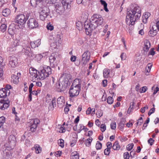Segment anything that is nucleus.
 <instances>
[{"mask_svg":"<svg viewBox=\"0 0 159 159\" xmlns=\"http://www.w3.org/2000/svg\"><path fill=\"white\" fill-rule=\"evenodd\" d=\"M56 58L54 56L52 55L49 57V61L50 66L52 68L55 67L57 64L56 61Z\"/></svg>","mask_w":159,"mask_h":159,"instance_id":"nucleus-18","label":"nucleus"},{"mask_svg":"<svg viewBox=\"0 0 159 159\" xmlns=\"http://www.w3.org/2000/svg\"><path fill=\"white\" fill-rule=\"evenodd\" d=\"M81 63L85 65L89 61L90 57V52L89 51L85 52L82 54Z\"/></svg>","mask_w":159,"mask_h":159,"instance_id":"nucleus-10","label":"nucleus"},{"mask_svg":"<svg viewBox=\"0 0 159 159\" xmlns=\"http://www.w3.org/2000/svg\"><path fill=\"white\" fill-rule=\"evenodd\" d=\"M32 150L35 151L36 153H39L42 151V148L40 147L39 145L38 144L35 145L34 147L32 148Z\"/></svg>","mask_w":159,"mask_h":159,"instance_id":"nucleus-24","label":"nucleus"},{"mask_svg":"<svg viewBox=\"0 0 159 159\" xmlns=\"http://www.w3.org/2000/svg\"><path fill=\"white\" fill-rule=\"evenodd\" d=\"M61 2L64 9L66 8V9L70 8L71 7L70 4L71 2V1H69V0H63Z\"/></svg>","mask_w":159,"mask_h":159,"instance_id":"nucleus-20","label":"nucleus"},{"mask_svg":"<svg viewBox=\"0 0 159 159\" xmlns=\"http://www.w3.org/2000/svg\"><path fill=\"white\" fill-rule=\"evenodd\" d=\"M61 80L64 81L66 84H68L69 80L70 79L71 76L69 72L64 73L62 74Z\"/></svg>","mask_w":159,"mask_h":159,"instance_id":"nucleus-16","label":"nucleus"},{"mask_svg":"<svg viewBox=\"0 0 159 159\" xmlns=\"http://www.w3.org/2000/svg\"><path fill=\"white\" fill-rule=\"evenodd\" d=\"M150 47V41L146 40L144 42V47L143 50L144 51L147 52Z\"/></svg>","mask_w":159,"mask_h":159,"instance_id":"nucleus-22","label":"nucleus"},{"mask_svg":"<svg viewBox=\"0 0 159 159\" xmlns=\"http://www.w3.org/2000/svg\"><path fill=\"white\" fill-rule=\"evenodd\" d=\"M28 27L31 29L36 28L38 26V21L34 18H30L27 21Z\"/></svg>","mask_w":159,"mask_h":159,"instance_id":"nucleus-11","label":"nucleus"},{"mask_svg":"<svg viewBox=\"0 0 159 159\" xmlns=\"http://www.w3.org/2000/svg\"><path fill=\"white\" fill-rule=\"evenodd\" d=\"M76 26L77 28L79 30H80V29H82L83 27L82 24L80 21H79L78 22L76 23Z\"/></svg>","mask_w":159,"mask_h":159,"instance_id":"nucleus-40","label":"nucleus"},{"mask_svg":"<svg viewBox=\"0 0 159 159\" xmlns=\"http://www.w3.org/2000/svg\"><path fill=\"white\" fill-rule=\"evenodd\" d=\"M57 106L60 108L62 107L65 103V98L64 97L60 96L57 99Z\"/></svg>","mask_w":159,"mask_h":159,"instance_id":"nucleus-15","label":"nucleus"},{"mask_svg":"<svg viewBox=\"0 0 159 159\" xmlns=\"http://www.w3.org/2000/svg\"><path fill=\"white\" fill-rule=\"evenodd\" d=\"M12 77L13 79V81L14 83H17V82L19 81L18 79L19 78V77H18V76L13 75L12 76Z\"/></svg>","mask_w":159,"mask_h":159,"instance_id":"nucleus-41","label":"nucleus"},{"mask_svg":"<svg viewBox=\"0 0 159 159\" xmlns=\"http://www.w3.org/2000/svg\"><path fill=\"white\" fill-rule=\"evenodd\" d=\"M157 25H152V27H151V26L150 27V30L157 31Z\"/></svg>","mask_w":159,"mask_h":159,"instance_id":"nucleus-51","label":"nucleus"},{"mask_svg":"<svg viewBox=\"0 0 159 159\" xmlns=\"http://www.w3.org/2000/svg\"><path fill=\"white\" fill-rule=\"evenodd\" d=\"M56 98H53L51 101L52 105L53 108L56 107Z\"/></svg>","mask_w":159,"mask_h":159,"instance_id":"nucleus-48","label":"nucleus"},{"mask_svg":"<svg viewBox=\"0 0 159 159\" xmlns=\"http://www.w3.org/2000/svg\"><path fill=\"white\" fill-rule=\"evenodd\" d=\"M114 101V99L113 98L110 96L108 97L107 99V102L109 104H112Z\"/></svg>","mask_w":159,"mask_h":159,"instance_id":"nucleus-37","label":"nucleus"},{"mask_svg":"<svg viewBox=\"0 0 159 159\" xmlns=\"http://www.w3.org/2000/svg\"><path fill=\"white\" fill-rule=\"evenodd\" d=\"M90 21L91 22L92 29H95L98 26L102 24L103 19L99 15L94 14Z\"/></svg>","mask_w":159,"mask_h":159,"instance_id":"nucleus-3","label":"nucleus"},{"mask_svg":"<svg viewBox=\"0 0 159 159\" xmlns=\"http://www.w3.org/2000/svg\"><path fill=\"white\" fill-rule=\"evenodd\" d=\"M29 71L32 78L34 77L35 78H37L38 79V77L39 78V74L38 73V71L36 70L34 68H30Z\"/></svg>","mask_w":159,"mask_h":159,"instance_id":"nucleus-17","label":"nucleus"},{"mask_svg":"<svg viewBox=\"0 0 159 159\" xmlns=\"http://www.w3.org/2000/svg\"><path fill=\"white\" fill-rule=\"evenodd\" d=\"M43 0H30V4L33 6L38 5Z\"/></svg>","mask_w":159,"mask_h":159,"instance_id":"nucleus-29","label":"nucleus"},{"mask_svg":"<svg viewBox=\"0 0 159 159\" xmlns=\"http://www.w3.org/2000/svg\"><path fill=\"white\" fill-rule=\"evenodd\" d=\"M91 141H89L88 140H86L85 142V143L86 146H89L91 145Z\"/></svg>","mask_w":159,"mask_h":159,"instance_id":"nucleus-60","label":"nucleus"},{"mask_svg":"<svg viewBox=\"0 0 159 159\" xmlns=\"http://www.w3.org/2000/svg\"><path fill=\"white\" fill-rule=\"evenodd\" d=\"M125 121L126 120L125 119L122 118L121 119L120 121L119 124L118 126L119 129L121 130H122L123 129Z\"/></svg>","mask_w":159,"mask_h":159,"instance_id":"nucleus-25","label":"nucleus"},{"mask_svg":"<svg viewBox=\"0 0 159 159\" xmlns=\"http://www.w3.org/2000/svg\"><path fill=\"white\" fill-rule=\"evenodd\" d=\"M103 113L102 111L100 110L96 113V115L98 118H100L102 115Z\"/></svg>","mask_w":159,"mask_h":159,"instance_id":"nucleus-45","label":"nucleus"},{"mask_svg":"<svg viewBox=\"0 0 159 159\" xmlns=\"http://www.w3.org/2000/svg\"><path fill=\"white\" fill-rule=\"evenodd\" d=\"M112 147L113 149L116 150H119L120 148V147L118 141L114 142Z\"/></svg>","mask_w":159,"mask_h":159,"instance_id":"nucleus-28","label":"nucleus"},{"mask_svg":"<svg viewBox=\"0 0 159 159\" xmlns=\"http://www.w3.org/2000/svg\"><path fill=\"white\" fill-rule=\"evenodd\" d=\"M155 54V52L154 51V48H152L150 51L148 53V55H151L153 56Z\"/></svg>","mask_w":159,"mask_h":159,"instance_id":"nucleus-54","label":"nucleus"},{"mask_svg":"<svg viewBox=\"0 0 159 159\" xmlns=\"http://www.w3.org/2000/svg\"><path fill=\"white\" fill-rule=\"evenodd\" d=\"M101 130L102 132L104 131L106 129V126L105 124H102L100 127Z\"/></svg>","mask_w":159,"mask_h":159,"instance_id":"nucleus-49","label":"nucleus"},{"mask_svg":"<svg viewBox=\"0 0 159 159\" xmlns=\"http://www.w3.org/2000/svg\"><path fill=\"white\" fill-rule=\"evenodd\" d=\"M102 144L99 141H98L96 143V148L97 150H99L101 149Z\"/></svg>","mask_w":159,"mask_h":159,"instance_id":"nucleus-38","label":"nucleus"},{"mask_svg":"<svg viewBox=\"0 0 159 159\" xmlns=\"http://www.w3.org/2000/svg\"><path fill=\"white\" fill-rule=\"evenodd\" d=\"M102 83L103 86L104 87H106L107 85V80H103Z\"/></svg>","mask_w":159,"mask_h":159,"instance_id":"nucleus-63","label":"nucleus"},{"mask_svg":"<svg viewBox=\"0 0 159 159\" xmlns=\"http://www.w3.org/2000/svg\"><path fill=\"white\" fill-rule=\"evenodd\" d=\"M142 88L141 91H140V92L141 93L145 92L147 91V88L146 86L143 87Z\"/></svg>","mask_w":159,"mask_h":159,"instance_id":"nucleus-57","label":"nucleus"},{"mask_svg":"<svg viewBox=\"0 0 159 159\" xmlns=\"http://www.w3.org/2000/svg\"><path fill=\"white\" fill-rule=\"evenodd\" d=\"M133 146L134 144L133 143L129 144L126 147L127 150L129 151H130L133 148Z\"/></svg>","mask_w":159,"mask_h":159,"instance_id":"nucleus-42","label":"nucleus"},{"mask_svg":"<svg viewBox=\"0 0 159 159\" xmlns=\"http://www.w3.org/2000/svg\"><path fill=\"white\" fill-rule=\"evenodd\" d=\"M55 156L56 157H58V156H60L62 154V152L60 151H57L55 152Z\"/></svg>","mask_w":159,"mask_h":159,"instance_id":"nucleus-56","label":"nucleus"},{"mask_svg":"<svg viewBox=\"0 0 159 159\" xmlns=\"http://www.w3.org/2000/svg\"><path fill=\"white\" fill-rule=\"evenodd\" d=\"M128 10V9L126 22H128L129 19V23L133 25L136 21L139 19L141 16V8L138 6H135L131 10Z\"/></svg>","mask_w":159,"mask_h":159,"instance_id":"nucleus-1","label":"nucleus"},{"mask_svg":"<svg viewBox=\"0 0 159 159\" xmlns=\"http://www.w3.org/2000/svg\"><path fill=\"white\" fill-rule=\"evenodd\" d=\"M7 28L6 25L5 24H2L0 26L1 31L2 32H4L6 30Z\"/></svg>","mask_w":159,"mask_h":159,"instance_id":"nucleus-39","label":"nucleus"},{"mask_svg":"<svg viewBox=\"0 0 159 159\" xmlns=\"http://www.w3.org/2000/svg\"><path fill=\"white\" fill-rule=\"evenodd\" d=\"M154 140L152 138H150L148 140V142L150 144L151 146H152Z\"/></svg>","mask_w":159,"mask_h":159,"instance_id":"nucleus-52","label":"nucleus"},{"mask_svg":"<svg viewBox=\"0 0 159 159\" xmlns=\"http://www.w3.org/2000/svg\"><path fill=\"white\" fill-rule=\"evenodd\" d=\"M91 22H89L88 21L86 20L84 23V28L85 29V32L87 34H89L92 32V31L94 29L92 28Z\"/></svg>","mask_w":159,"mask_h":159,"instance_id":"nucleus-12","label":"nucleus"},{"mask_svg":"<svg viewBox=\"0 0 159 159\" xmlns=\"http://www.w3.org/2000/svg\"><path fill=\"white\" fill-rule=\"evenodd\" d=\"M120 57L122 60H125L126 59V57L124 53H122L120 55Z\"/></svg>","mask_w":159,"mask_h":159,"instance_id":"nucleus-59","label":"nucleus"},{"mask_svg":"<svg viewBox=\"0 0 159 159\" xmlns=\"http://www.w3.org/2000/svg\"><path fill=\"white\" fill-rule=\"evenodd\" d=\"M76 58V56L72 55L70 58V61L72 62H74Z\"/></svg>","mask_w":159,"mask_h":159,"instance_id":"nucleus-58","label":"nucleus"},{"mask_svg":"<svg viewBox=\"0 0 159 159\" xmlns=\"http://www.w3.org/2000/svg\"><path fill=\"white\" fill-rule=\"evenodd\" d=\"M100 2L102 5H103L104 6V9L106 12H107L108 11V10L107 8V3L106 2L103 0H100Z\"/></svg>","mask_w":159,"mask_h":159,"instance_id":"nucleus-32","label":"nucleus"},{"mask_svg":"<svg viewBox=\"0 0 159 159\" xmlns=\"http://www.w3.org/2000/svg\"><path fill=\"white\" fill-rule=\"evenodd\" d=\"M123 157L124 159H129V153L127 152H125L124 154Z\"/></svg>","mask_w":159,"mask_h":159,"instance_id":"nucleus-50","label":"nucleus"},{"mask_svg":"<svg viewBox=\"0 0 159 159\" xmlns=\"http://www.w3.org/2000/svg\"><path fill=\"white\" fill-rule=\"evenodd\" d=\"M73 154L74 155H73L71 157V159H79V155L77 154L76 152L72 153V154Z\"/></svg>","mask_w":159,"mask_h":159,"instance_id":"nucleus-35","label":"nucleus"},{"mask_svg":"<svg viewBox=\"0 0 159 159\" xmlns=\"http://www.w3.org/2000/svg\"><path fill=\"white\" fill-rule=\"evenodd\" d=\"M93 110V108L92 109L91 107H89L86 111V114L87 115L89 114L91 112V111Z\"/></svg>","mask_w":159,"mask_h":159,"instance_id":"nucleus-55","label":"nucleus"},{"mask_svg":"<svg viewBox=\"0 0 159 159\" xmlns=\"http://www.w3.org/2000/svg\"><path fill=\"white\" fill-rule=\"evenodd\" d=\"M37 127L35 126V125H31L30 126V130L32 132H34L36 130V128Z\"/></svg>","mask_w":159,"mask_h":159,"instance_id":"nucleus-43","label":"nucleus"},{"mask_svg":"<svg viewBox=\"0 0 159 159\" xmlns=\"http://www.w3.org/2000/svg\"><path fill=\"white\" fill-rule=\"evenodd\" d=\"M150 15V13L148 12H146L143 14L142 17V22L143 23L146 24L147 22V19Z\"/></svg>","mask_w":159,"mask_h":159,"instance_id":"nucleus-21","label":"nucleus"},{"mask_svg":"<svg viewBox=\"0 0 159 159\" xmlns=\"http://www.w3.org/2000/svg\"><path fill=\"white\" fill-rule=\"evenodd\" d=\"M8 143L9 147H7V145H4L5 147L7 150H11L15 147L16 144V139L15 136L13 135H10L8 138Z\"/></svg>","mask_w":159,"mask_h":159,"instance_id":"nucleus-7","label":"nucleus"},{"mask_svg":"<svg viewBox=\"0 0 159 159\" xmlns=\"http://www.w3.org/2000/svg\"><path fill=\"white\" fill-rule=\"evenodd\" d=\"M110 152V149L109 148L105 149L104 151V154L106 155H109Z\"/></svg>","mask_w":159,"mask_h":159,"instance_id":"nucleus-47","label":"nucleus"},{"mask_svg":"<svg viewBox=\"0 0 159 159\" xmlns=\"http://www.w3.org/2000/svg\"><path fill=\"white\" fill-rule=\"evenodd\" d=\"M10 91L6 90L5 88H2L0 89V98L3 99L5 97L9 96L10 94Z\"/></svg>","mask_w":159,"mask_h":159,"instance_id":"nucleus-14","label":"nucleus"},{"mask_svg":"<svg viewBox=\"0 0 159 159\" xmlns=\"http://www.w3.org/2000/svg\"><path fill=\"white\" fill-rule=\"evenodd\" d=\"M41 44L40 40L38 39L36 41L30 42V45L32 48L38 47Z\"/></svg>","mask_w":159,"mask_h":159,"instance_id":"nucleus-23","label":"nucleus"},{"mask_svg":"<svg viewBox=\"0 0 159 159\" xmlns=\"http://www.w3.org/2000/svg\"><path fill=\"white\" fill-rule=\"evenodd\" d=\"M12 88V87L9 84H7L5 86V88L6 90L7 91L8 90H10L9 89H11V88Z\"/></svg>","mask_w":159,"mask_h":159,"instance_id":"nucleus-62","label":"nucleus"},{"mask_svg":"<svg viewBox=\"0 0 159 159\" xmlns=\"http://www.w3.org/2000/svg\"><path fill=\"white\" fill-rule=\"evenodd\" d=\"M81 84V79H76L74 80L71 86L73 87H77L80 89Z\"/></svg>","mask_w":159,"mask_h":159,"instance_id":"nucleus-19","label":"nucleus"},{"mask_svg":"<svg viewBox=\"0 0 159 159\" xmlns=\"http://www.w3.org/2000/svg\"><path fill=\"white\" fill-rule=\"evenodd\" d=\"M27 41H22V39L18 40L16 39L14 41V45L15 46L21 45L23 48L22 49V52L26 55L29 57H33L34 55L33 52L31 51V49L29 46H27L26 43Z\"/></svg>","mask_w":159,"mask_h":159,"instance_id":"nucleus-2","label":"nucleus"},{"mask_svg":"<svg viewBox=\"0 0 159 159\" xmlns=\"http://www.w3.org/2000/svg\"><path fill=\"white\" fill-rule=\"evenodd\" d=\"M30 124L37 127L38 125L40 123V121L38 119H32L31 121Z\"/></svg>","mask_w":159,"mask_h":159,"instance_id":"nucleus-26","label":"nucleus"},{"mask_svg":"<svg viewBox=\"0 0 159 159\" xmlns=\"http://www.w3.org/2000/svg\"><path fill=\"white\" fill-rule=\"evenodd\" d=\"M116 123L115 121L112 122L111 124V129H115L116 128Z\"/></svg>","mask_w":159,"mask_h":159,"instance_id":"nucleus-44","label":"nucleus"},{"mask_svg":"<svg viewBox=\"0 0 159 159\" xmlns=\"http://www.w3.org/2000/svg\"><path fill=\"white\" fill-rule=\"evenodd\" d=\"M80 119H79V117L78 116L75 119V120H74V123H75L76 124H77L79 121Z\"/></svg>","mask_w":159,"mask_h":159,"instance_id":"nucleus-64","label":"nucleus"},{"mask_svg":"<svg viewBox=\"0 0 159 159\" xmlns=\"http://www.w3.org/2000/svg\"><path fill=\"white\" fill-rule=\"evenodd\" d=\"M5 117L4 116H1L0 117V124L2 125V126L3 125V123L5 122Z\"/></svg>","mask_w":159,"mask_h":159,"instance_id":"nucleus-46","label":"nucleus"},{"mask_svg":"<svg viewBox=\"0 0 159 159\" xmlns=\"http://www.w3.org/2000/svg\"><path fill=\"white\" fill-rule=\"evenodd\" d=\"M47 28L48 30H50L51 31L53 29L54 27L52 25L49 24L47 25Z\"/></svg>","mask_w":159,"mask_h":159,"instance_id":"nucleus-53","label":"nucleus"},{"mask_svg":"<svg viewBox=\"0 0 159 159\" xmlns=\"http://www.w3.org/2000/svg\"><path fill=\"white\" fill-rule=\"evenodd\" d=\"M63 8H64V7L63 5L62 6H59V5L57 6V5H56L55 9L56 12L59 14H60V12L61 13V11H63L62 9Z\"/></svg>","mask_w":159,"mask_h":159,"instance_id":"nucleus-31","label":"nucleus"},{"mask_svg":"<svg viewBox=\"0 0 159 159\" xmlns=\"http://www.w3.org/2000/svg\"><path fill=\"white\" fill-rule=\"evenodd\" d=\"M9 65L12 67H15L18 64V59L14 56H11L9 57Z\"/></svg>","mask_w":159,"mask_h":159,"instance_id":"nucleus-13","label":"nucleus"},{"mask_svg":"<svg viewBox=\"0 0 159 159\" xmlns=\"http://www.w3.org/2000/svg\"><path fill=\"white\" fill-rule=\"evenodd\" d=\"M11 13L10 10L8 8H6L3 10L2 11V15L4 16H8Z\"/></svg>","mask_w":159,"mask_h":159,"instance_id":"nucleus-27","label":"nucleus"},{"mask_svg":"<svg viewBox=\"0 0 159 159\" xmlns=\"http://www.w3.org/2000/svg\"><path fill=\"white\" fill-rule=\"evenodd\" d=\"M110 70L107 69H105L103 70V76L105 78H107L109 75Z\"/></svg>","mask_w":159,"mask_h":159,"instance_id":"nucleus-30","label":"nucleus"},{"mask_svg":"<svg viewBox=\"0 0 159 159\" xmlns=\"http://www.w3.org/2000/svg\"><path fill=\"white\" fill-rule=\"evenodd\" d=\"M50 10L49 8L46 7H43L42 10L40 12V18L41 20H44L49 15Z\"/></svg>","mask_w":159,"mask_h":159,"instance_id":"nucleus-8","label":"nucleus"},{"mask_svg":"<svg viewBox=\"0 0 159 159\" xmlns=\"http://www.w3.org/2000/svg\"><path fill=\"white\" fill-rule=\"evenodd\" d=\"M68 84L60 78L59 81L56 84L55 87L57 91L61 92L65 90L67 88Z\"/></svg>","mask_w":159,"mask_h":159,"instance_id":"nucleus-6","label":"nucleus"},{"mask_svg":"<svg viewBox=\"0 0 159 159\" xmlns=\"http://www.w3.org/2000/svg\"><path fill=\"white\" fill-rule=\"evenodd\" d=\"M30 14V13H27L25 16L24 14H20L16 16L15 18L16 22L20 25H23L28 19Z\"/></svg>","mask_w":159,"mask_h":159,"instance_id":"nucleus-5","label":"nucleus"},{"mask_svg":"<svg viewBox=\"0 0 159 159\" xmlns=\"http://www.w3.org/2000/svg\"><path fill=\"white\" fill-rule=\"evenodd\" d=\"M157 31L150 30L148 33L149 36L151 37H153L157 34Z\"/></svg>","mask_w":159,"mask_h":159,"instance_id":"nucleus-33","label":"nucleus"},{"mask_svg":"<svg viewBox=\"0 0 159 159\" xmlns=\"http://www.w3.org/2000/svg\"><path fill=\"white\" fill-rule=\"evenodd\" d=\"M8 32L10 34L13 35L15 33V30L13 29V27L12 28L11 26H10L8 30Z\"/></svg>","mask_w":159,"mask_h":159,"instance_id":"nucleus-34","label":"nucleus"},{"mask_svg":"<svg viewBox=\"0 0 159 159\" xmlns=\"http://www.w3.org/2000/svg\"><path fill=\"white\" fill-rule=\"evenodd\" d=\"M107 148H109L111 149V148L112 147V143L110 142H108L107 143Z\"/></svg>","mask_w":159,"mask_h":159,"instance_id":"nucleus-61","label":"nucleus"},{"mask_svg":"<svg viewBox=\"0 0 159 159\" xmlns=\"http://www.w3.org/2000/svg\"><path fill=\"white\" fill-rule=\"evenodd\" d=\"M38 73L39 74V79L43 80L51 74V69L49 66H45L42 67V69L38 71Z\"/></svg>","mask_w":159,"mask_h":159,"instance_id":"nucleus-4","label":"nucleus"},{"mask_svg":"<svg viewBox=\"0 0 159 159\" xmlns=\"http://www.w3.org/2000/svg\"><path fill=\"white\" fill-rule=\"evenodd\" d=\"M58 143L59 145L61 148H63L64 147V140L61 139H59L58 140Z\"/></svg>","mask_w":159,"mask_h":159,"instance_id":"nucleus-36","label":"nucleus"},{"mask_svg":"<svg viewBox=\"0 0 159 159\" xmlns=\"http://www.w3.org/2000/svg\"><path fill=\"white\" fill-rule=\"evenodd\" d=\"M80 90V88L71 86L69 91L70 96L71 97L77 96L79 94Z\"/></svg>","mask_w":159,"mask_h":159,"instance_id":"nucleus-9","label":"nucleus"}]
</instances>
